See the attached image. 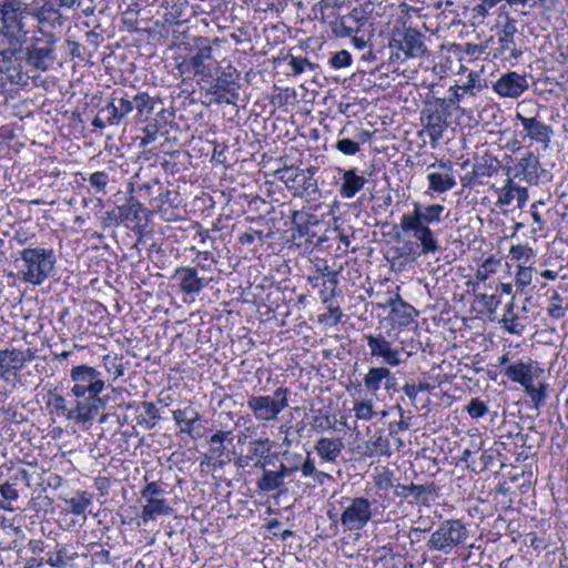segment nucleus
<instances>
[{
	"label": "nucleus",
	"mask_w": 568,
	"mask_h": 568,
	"mask_svg": "<svg viewBox=\"0 0 568 568\" xmlns=\"http://www.w3.org/2000/svg\"><path fill=\"white\" fill-rule=\"evenodd\" d=\"M73 384L70 394L74 396V409L69 414L77 424H88L105 408L109 396L103 392L110 386L105 384L102 372L93 366L81 364L70 369Z\"/></svg>",
	"instance_id": "obj_1"
},
{
	"label": "nucleus",
	"mask_w": 568,
	"mask_h": 568,
	"mask_svg": "<svg viewBox=\"0 0 568 568\" xmlns=\"http://www.w3.org/2000/svg\"><path fill=\"white\" fill-rule=\"evenodd\" d=\"M60 38L48 30L36 28L28 39L22 61L37 71H48L57 60V43Z\"/></svg>",
	"instance_id": "obj_2"
},
{
	"label": "nucleus",
	"mask_w": 568,
	"mask_h": 568,
	"mask_svg": "<svg viewBox=\"0 0 568 568\" xmlns=\"http://www.w3.org/2000/svg\"><path fill=\"white\" fill-rule=\"evenodd\" d=\"M20 256L19 277L32 285H41L52 274L57 262L51 248H24Z\"/></svg>",
	"instance_id": "obj_3"
},
{
	"label": "nucleus",
	"mask_w": 568,
	"mask_h": 568,
	"mask_svg": "<svg viewBox=\"0 0 568 568\" xmlns=\"http://www.w3.org/2000/svg\"><path fill=\"white\" fill-rule=\"evenodd\" d=\"M460 101L457 91L448 100L436 98L433 102L426 104L422 112V122L428 133L432 143H437L443 139L444 131L448 126V118L450 115V105Z\"/></svg>",
	"instance_id": "obj_4"
},
{
	"label": "nucleus",
	"mask_w": 568,
	"mask_h": 568,
	"mask_svg": "<svg viewBox=\"0 0 568 568\" xmlns=\"http://www.w3.org/2000/svg\"><path fill=\"white\" fill-rule=\"evenodd\" d=\"M318 168L308 166L305 170L283 168L275 171V176L292 192L294 196L315 200L320 195L317 180L314 178Z\"/></svg>",
	"instance_id": "obj_5"
},
{
	"label": "nucleus",
	"mask_w": 568,
	"mask_h": 568,
	"mask_svg": "<svg viewBox=\"0 0 568 568\" xmlns=\"http://www.w3.org/2000/svg\"><path fill=\"white\" fill-rule=\"evenodd\" d=\"M288 388L278 387L272 396L252 395L247 399V407L260 422H272L288 406Z\"/></svg>",
	"instance_id": "obj_6"
},
{
	"label": "nucleus",
	"mask_w": 568,
	"mask_h": 568,
	"mask_svg": "<svg viewBox=\"0 0 568 568\" xmlns=\"http://www.w3.org/2000/svg\"><path fill=\"white\" fill-rule=\"evenodd\" d=\"M365 339L369 348L371 356L382 358V362L389 366H398L399 364L405 363L407 358L415 353L414 349L405 351L403 342H400V347L393 346V344L382 334L365 335Z\"/></svg>",
	"instance_id": "obj_7"
},
{
	"label": "nucleus",
	"mask_w": 568,
	"mask_h": 568,
	"mask_svg": "<svg viewBox=\"0 0 568 568\" xmlns=\"http://www.w3.org/2000/svg\"><path fill=\"white\" fill-rule=\"evenodd\" d=\"M214 43L219 44L220 39L215 38ZM194 53L183 60L182 65L191 68L195 77H200L201 83L205 78L212 77L211 61L213 60L212 41L206 37L194 38Z\"/></svg>",
	"instance_id": "obj_8"
},
{
	"label": "nucleus",
	"mask_w": 568,
	"mask_h": 568,
	"mask_svg": "<svg viewBox=\"0 0 568 568\" xmlns=\"http://www.w3.org/2000/svg\"><path fill=\"white\" fill-rule=\"evenodd\" d=\"M27 17L29 9L22 0L0 1V30L28 32L24 22Z\"/></svg>",
	"instance_id": "obj_9"
},
{
	"label": "nucleus",
	"mask_w": 568,
	"mask_h": 568,
	"mask_svg": "<svg viewBox=\"0 0 568 568\" xmlns=\"http://www.w3.org/2000/svg\"><path fill=\"white\" fill-rule=\"evenodd\" d=\"M389 45L400 51L404 60L423 57L427 51L423 41V34L414 28H405L402 31L395 32Z\"/></svg>",
	"instance_id": "obj_10"
},
{
	"label": "nucleus",
	"mask_w": 568,
	"mask_h": 568,
	"mask_svg": "<svg viewBox=\"0 0 568 568\" xmlns=\"http://www.w3.org/2000/svg\"><path fill=\"white\" fill-rule=\"evenodd\" d=\"M28 32L0 30V61L7 65L22 61Z\"/></svg>",
	"instance_id": "obj_11"
},
{
	"label": "nucleus",
	"mask_w": 568,
	"mask_h": 568,
	"mask_svg": "<svg viewBox=\"0 0 568 568\" xmlns=\"http://www.w3.org/2000/svg\"><path fill=\"white\" fill-rule=\"evenodd\" d=\"M33 359L30 349L3 348L0 349V379L8 381L24 367L26 363Z\"/></svg>",
	"instance_id": "obj_12"
},
{
	"label": "nucleus",
	"mask_w": 568,
	"mask_h": 568,
	"mask_svg": "<svg viewBox=\"0 0 568 568\" xmlns=\"http://www.w3.org/2000/svg\"><path fill=\"white\" fill-rule=\"evenodd\" d=\"M414 210L412 213L403 214L400 223L409 224L410 227L429 226L435 222L442 221V214L445 211L442 204L424 205L419 202L413 203Z\"/></svg>",
	"instance_id": "obj_13"
},
{
	"label": "nucleus",
	"mask_w": 568,
	"mask_h": 568,
	"mask_svg": "<svg viewBox=\"0 0 568 568\" xmlns=\"http://www.w3.org/2000/svg\"><path fill=\"white\" fill-rule=\"evenodd\" d=\"M372 510L368 499L356 497L342 514V524L349 530H358L371 519Z\"/></svg>",
	"instance_id": "obj_14"
},
{
	"label": "nucleus",
	"mask_w": 568,
	"mask_h": 568,
	"mask_svg": "<svg viewBox=\"0 0 568 568\" xmlns=\"http://www.w3.org/2000/svg\"><path fill=\"white\" fill-rule=\"evenodd\" d=\"M509 171L514 178L527 182L529 185H537L546 170L540 169L539 158L531 151H527Z\"/></svg>",
	"instance_id": "obj_15"
},
{
	"label": "nucleus",
	"mask_w": 568,
	"mask_h": 568,
	"mask_svg": "<svg viewBox=\"0 0 568 568\" xmlns=\"http://www.w3.org/2000/svg\"><path fill=\"white\" fill-rule=\"evenodd\" d=\"M132 111L130 97L126 93L119 95L118 92H113L110 102L102 108V115L108 119L109 126H119Z\"/></svg>",
	"instance_id": "obj_16"
},
{
	"label": "nucleus",
	"mask_w": 568,
	"mask_h": 568,
	"mask_svg": "<svg viewBox=\"0 0 568 568\" xmlns=\"http://www.w3.org/2000/svg\"><path fill=\"white\" fill-rule=\"evenodd\" d=\"M240 74L236 69L229 67L227 69L216 72V78H205L201 83L215 89V92L229 93L233 98H239L240 93Z\"/></svg>",
	"instance_id": "obj_17"
},
{
	"label": "nucleus",
	"mask_w": 568,
	"mask_h": 568,
	"mask_svg": "<svg viewBox=\"0 0 568 568\" xmlns=\"http://www.w3.org/2000/svg\"><path fill=\"white\" fill-rule=\"evenodd\" d=\"M529 84L525 75L515 71L504 73L493 85L495 92L505 98H518L527 89Z\"/></svg>",
	"instance_id": "obj_18"
},
{
	"label": "nucleus",
	"mask_w": 568,
	"mask_h": 568,
	"mask_svg": "<svg viewBox=\"0 0 568 568\" xmlns=\"http://www.w3.org/2000/svg\"><path fill=\"white\" fill-rule=\"evenodd\" d=\"M395 495L399 498L408 499L409 504H424L427 505L434 497L437 496V487L435 483H429L425 485H402L397 484L395 486Z\"/></svg>",
	"instance_id": "obj_19"
},
{
	"label": "nucleus",
	"mask_w": 568,
	"mask_h": 568,
	"mask_svg": "<svg viewBox=\"0 0 568 568\" xmlns=\"http://www.w3.org/2000/svg\"><path fill=\"white\" fill-rule=\"evenodd\" d=\"M516 118L523 125L525 136L544 144L545 148H548L554 134V130L550 125L538 120L536 116H524L523 114L517 113Z\"/></svg>",
	"instance_id": "obj_20"
},
{
	"label": "nucleus",
	"mask_w": 568,
	"mask_h": 568,
	"mask_svg": "<svg viewBox=\"0 0 568 568\" xmlns=\"http://www.w3.org/2000/svg\"><path fill=\"white\" fill-rule=\"evenodd\" d=\"M377 307L390 308L389 317L398 326H407L414 321L415 308L398 293L394 297H387L385 303H377Z\"/></svg>",
	"instance_id": "obj_21"
},
{
	"label": "nucleus",
	"mask_w": 568,
	"mask_h": 568,
	"mask_svg": "<svg viewBox=\"0 0 568 568\" xmlns=\"http://www.w3.org/2000/svg\"><path fill=\"white\" fill-rule=\"evenodd\" d=\"M173 277L179 282L181 292L187 295L199 294L209 283L206 278L199 276L195 267L191 266L178 267Z\"/></svg>",
	"instance_id": "obj_22"
},
{
	"label": "nucleus",
	"mask_w": 568,
	"mask_h": 568,
	"mask_svg": "<svg viewBox=\"0 0 568 568\" xmlns=\"http://www.w3.org/2000/svg\"><path fill=\"white\" fill-rule=\"evenodd\" d=\"M544 369L538 366L537 362L529 359L528 362H516L505 367L504 373L508 379L526 385L529 381H534Z\"/></svg>",
	"instance_id": "obj_23"
},
{
	"label": "nucleus",
	"mask_w": 568,
	"mask_h": 568,
	"mask_svg": "<svg viewBox=\"0 0 568 568\" xmlns=\"http://www.w3.org/2000/svg\"><path fill=\"white\" fill-rule=\"evenodd\" d=\"M438 166L444 169L446 171L445 174L433 172L427 175L429 189L438 192L444 193L449 190H452L456 185V181L453 176V166L449 161H440L438 163Z\"/></svg>",
	"instance_id": "obj_24"
},
{
	"label": "nucleus",
	"mask_w": 568,
	"mask_h": 568,
	"mask_svg": "<svg viewBox=\"0 0 568 568\" xmlns=\"http://www.w3.org/2000/svg\"><path fill=\"white\" fill-rule=\"evenodd\" d=\"M399 225L404 232H412L413 236L419 241L423 254L435 253L439 250L438 242L429 226L410 227L406 223H399Z\"/></svg>",
	"instance_id": "obj_25"
},
{
	"label": "nucleus",
	"mask_w": 568,
	"mask_h": 568,
	"mask_svg": "<svg viewBox=\"0 0 568 568\" xmlns=\"http://www.w3.org/2000/svg\"><path fill=\"white\" fill-rule=\"evenodd\" d=\"M29 17H32L38 22L37 28L47 30V27H55L62 24V14L59 9L51 4L44 3L43 6L29 10Z\"/></svg>",
	"instance_id": "obj_26"
},
{
	"label": "nucleus",
	"mask_w": 568,
	"mask_h": 568,
	"mask_svg": "<svg viewBox=\"0 0 568 568\" xmlns=\"http://www.w3.org/2000/svg\"><path fill=\"white\" fill-rule=\"evenodd\" d=\"M365 183V178L358 175L355 169L346 170L343 173V183L339 189V194L344 199H352L364 187Z\"/></svg>",
	"instance_id": "obj_27"
},
{
	"label": "nucleus",
	"mask_w": 568,
	"mask_h": 568,
	"mask_svg": "<svg viewBox=\"0 0 568 568\" xmlns=\"http://www.w3.org/2000/svg\"><path fill=\"white\" fill-rule=\"evenodd\" d=\"M468 537L469 535H457L456 538H454L453 535H430L427 544L432 550L449 554L453 547L459 544H466Z\"/></svg>",
	"instance_id": "obj_28"
},
{
	"label": "nucleus",
	"mask_w": 568,
	"mask_h": 568,
	"mask_svg": "<svg viewBox=\"0 0 568 568\" xmlns=\"http://www.w3.org/2000/svg\"><path fill=\"white\" fill-rule=\"evenodd\" d=\"M45 562L55 568L72 567L75 558L79 557L75 549L71 546H63L57 551H47Z\"/></svg>",
	"instance_id": "obj_29"
},
{
	"label": "nucleus",
	"mask_w": 568,
	"mask_h": 568,
	"mask_svg": "<svg viewBox=\"0 0 568 568\" xmlns=\"http://www.w3.org/2000/svg\"><path fill=\"white\" fill-rule=\"evenodd\" d=\"M315 449L322 459L333 463L341 455L343 443L339 438L323 437L317 440Z\"/></svg>",
	"instance_id": "obj_30"
},
{
	"label": "nucleus",
	"mask_w": 568,
	"mask_h": 568,
	"mask_svg": "<svg viewBox=\"0 0 568 568\" xmlns=\"http://www.w3.org/2000/svg\"><path fill=\"white\" fill-rule=\"evenodd\" d=\"M365 456L374 457V456H385L389 457L392 455L390 443L389 439L383 435L382 432H376L374 436H372L365 443Z\"/></svg>",
	"instance_id": "obj_31"
},
{
	"label": "nucleus",
	"mask_w": 568,
	"mask_h": 568,
	"mask_svg": "<svg viewBox=\"0 0 568 568\" xmlns=\"http://www.w3.org/2000/svg\"><path fill=\"white\" fill-rule=\"evenodd\" d=\"M291 220L292 230L301 237L308 236L311 227L318 223L316 215L303 211H294Z\"/></svg>",
	"instance_id": "obj_32"
},
{
	"label": "nucleus",
	"mask_w": 568,
	"mask_h": 568,
	"mask_svg": "<svg viewBox=\"0 0 568 568\" xmlns=\"http://www.w3.org/2000/svg\"><path fill=\"white\" fill-rule=\"evenodd\" d=\"M201 415L193 407L173 410V419L180 426L181 433L192 434L194 424L199 422Z\"/></svg>",
	"instance_id": "obj_33"
},
{
	"label": "nucleus",
	"mask_w": 568,
	"mask_h": 568,
	"mask_svg": "<svg viewBox=\"0 0 568 568\" xmlns=\"http://www.w3.org/2000/svg\"><path fill=\"white\" fill-rule=\"evenodd\" d=\"M285 483L275 470L264 469L262 476L256 480L257 488L263 493L278 490V494L287 493Z\"/></svg>",
	"instance_id": "obj_34"
},
{
	"label": "nucleus",
	"mask_w": 568,
	"mask_h": 568,
	"mask_svg": "<svg viewBox=\"0 0 568 568\" xmlns=\"http://www.w3.org/2000/svg\"><path fill=\"white\" fill-rule=\"evenodd\" d=\"M136 412H139L138 424L143 425L145 429H152L160 419L159 409L152 402H141L136 406Z\"/></svg>",
	"instance_id": "obj_35"
},
{
	"label": "nucleus",
	"mask_w": 568,
	"mask_h": 568,
	"mask_svg": "<svg viewBox=\"0 0 568 568\" xmlns=\"http://www.w3.org/2000/svg\"><path fill=\"white\" fill-rule=\"evenodd\" d=\"M92 494L85 490H77L71 497L64 499L67 509L75 515L84 517L87 508L92 503Z\"/></svg>",
	"instance_id": "obj_36"
},
{
	"label": "nucleus",
	"mask_w": 568,
	"mask_h": 568,
	"mask_svg": "<svg viewBox=\"0 0 568 568\" xmlns=\"http://www.w3.org/2000/svg\"><path fill=\"white\" fill-rule=\"evenodd\" d=\"M130 99L133 105V110H136V120L148 121L150 114L154 110L153 99L145 92L138 93Z\"/></svg>",
	"instance_id": "obj_37"
},
{
	"label": "nucleus",
	"mask_w": 568,
	"mask_h": 568,
	"mask_svg": "<svg viewBox=\"0 0 568 568\" xmlns=\"http://www.w3.org/2000/svg\"><path fill=\"white\" fill-rule=\"evenodd\" d=\"M173 511V508L165 498H156L145 500V505L142 509V518L144 521L153 519L159 515H169Z\"/></svg>",
	"instance_id": "obj_38"
},
{
	"label": "nucleus",
	"mask_w": 568,
	"mask_h": 568,
	"mask_svg": "<svg viewBox=\"0 0 568 568\" xmlns=\"http://www.w3.org/2000/svg\"><path fill=\"white\" fill-rule=\"evenodd\" d=\"M385 377H388L387 367H371L364 376L363 383L369 393L376 394L381 389Z\"/></svg>",
	"instance_id": "obj_39"
},
{
	"label": "nucleus",
	"mask_w": 568,
	"mask_h": 568,
	"mask_svg": "<svg viewBox=\"0 0 568 568\" xmlns=\"http://www.w3.org/2000/svg\"><path fill=\"white\" fill-rule=\"evenodd\" d=\"M142 210V204L134 197H130L124 205L119 206L121 219L135 223L141 221Z\"/></svg>",
	"instance_id": "obj_40"
},
{
	"label": "nucleus",
	"mask_w": 568,
	"mask_h": 568,
	"mask_svg": "<svg viewBox=\"0 0 568 568\" xmlns=\"http://www.w3.org/2000/svg\"><path fill=\"white\" fill-rule=\"evenodd\" d=\"M271 444L268 438L251 440L247 446L246 459L266 458L270 455Z\"/></svg>",
	"instance_id": "obj_41"
},
{
	"label": "nucleus",
	"mask_w": 568,
	"mask_h": 568,
	"mask_svg": "<svg viewBox=\"0 0 568 568\" xmlns=\"http://www.w3.org/2000/svg\"><path fill=\"white\" fill-rule=\"evenodd\" d=\"M517 32V21L513 18L507 17L505 24L503 26L501 34L499 36L500 50L505 52V49H509L510 45L515 44V33Z\"/></svg>",
	"instance_id": "obj_42"
},
{
	"label": "nucleus",
	"mask_w": 568,
	"mask_h": 568,
	"mask_svg": "<svg viewBox=\"0 0 568 568\" xmlns=\"http://www.w3.org/2000/svg\"><path fill=\"white\" fill-rule=\"evenodd\" d=\"M0 508L11 509L12 501H16L19 497L18 490L14 483L6 481L0 484Z\"/></svg>",
	"instance_id": "obj_43"
},
{
	"label": "nucleus",
	"mask_w": 568,
	"mask_h": 568,
	"mask_svg": "<svg viewBox=\"0 0 568 568\" xmlns=\"http://www.w3.org/2000/svg\"><path fill=\"white\" fill-rule=\"evenodd\" d=\"M399 420L389 423V436L396 438L399 430H407L410 427L412 413L404 410L397 405Z\"/></svg>",
	"instance_id": "obj_44"
},
{
	"label": "nucleus",
	"mask_w": 568,
	"mask_h": 568,
	"mask_svg": "<svg viewBox=\"0 0 568 568\" xmlns=\"http://www.w3.org/2000/svg\"><path fill=\"white\" fill-rule=\"evenodd\" d=\"M478 80L479 75L476 72H469L467 75V81L463 85L450 87L449 91L453 92V95L455 94V91H457L460 95V99L464 97V94L475 95L474 89L481 88L480 84H477Z\"/></svg>",
	"instance_id": "obj_45"
},
{
	"label": "nucleus",
	"mask_w": 568,
	"mask_h": 568,
	"mask_svg": "<svg viewBox=\"0 0 568 568\" xmlns=\"http://www.w3.org/2000/svg\"><path fill=\"white\" fill-rule=\"evenodd\" d=\"M145 122H146V124L143 128V131L150 130V132L156 136H159V134L168 133V131L165 130L166 115H165L164 110L156 113L155 118H153L151 120L148 119V121H145Z\"/></svg>",
	"instance_id": "obj_46"
},
{
	"label": "nucleus",
	"mask_w": 568,
	"mask_h": 568,
	"mask_svg": "<svg viewBox=\"0 0 568 568\" xmlns=\"http://www.w3.org/2000/svg\"><path fill=\"white\" fill-rule=\"evenodd\" d=\"M230 435L231 432L227 430H217L215 434H213L209 440L211 445V452L217 456H221L225 450L223 443L230 439Z\"/></svg>",
	"instance_id": "obj_47"
},
{
	"label": "nucleus",
	"mask_w": 568,
	"mask_h": 568,
	"mask_svg": "<svg viewBox=\"0 0 568 568\" xmlns=\"http://www.w3.org/2000/svg\"><path fill=\"white\" fill-rule=\"evenodd\" d=\"M389 550L392 554H389L388 556H384L381 559V564H379L378 568H407L408 567V562L402 555L394 554L393 552L394 550L392 547L389 548Z\"/></svg>",
	"instance_id": "obj_48"
},
{
	"label": "nucleus",
	"mask_w": 568,
	"mask_h": 568,
	"mask_svg": "<svg viewBox=\"0 0 568 568\" xmlns=\"http://www.w3.org/2000/svg\"><path fill=\"white\" fill-rule=\"evenodd\" d=\"M201 84V88L205 90V97H212L211 102L213 101L216 104H235L239 98H233L229 93H220L215 92V89H211V87L206 84Z\"/></svg>",
	"instance_id": "obj_49"
},
{
	"label": "nucleus",
	"mask_w": 568,
	"mask_h": 568,
	"mask_svg": "<svg viewBox=\"0 0 568 568\" xmlns=\"http://www.w3.org/2000/svg\"><path fill=\"white\" fill-rule=\"evenodd\" d=\"M564 298L559 293H555L550 298V306L548 308V315L555 320L565 317L568 306L562 305Z\"/></svg>",
	"instance_id": "obj_50"
},
{
	"label": "nucleus",
	"mask_w": 568,
	"mask_h": 568,
	"mask_svg": "<svg viewBox=\"0 0 568 568\" xmlns=\"http://www.w3.org/2000/svg\"><path fill=\"white\" fill-rule=\"evenodd\" d=\"M270 236V234H264V232L261 230L250 229L239 237V242L243 245H251L255 241H258L260 244L262 245Z\"/></svg>",
	"instance_id": "obj_51"
},
{
	"label": "nucleus",
	"mask_w": 568,
	"mask_h": 568,
	"mask_svg": "<svg viewBox=\"0 0 568 568\" xmlns=\"http://www.w3.org/2000/svg\"><path fill=\"white\" fill-rule=\"evenodd\" d=\"M354 414L356 418L363 419V420H371L375 412L373 409V404L371 400H362L354 404L353 407Z\"/></svg>",
	"instance_id": "obj_52"
},
{
	"label": "nucleus",
	"mask_w": 568,
	"mask_h": 568,
	"mask_svg": "<svg viewBox=\"0 0 568 568\" xmlns=\"http://www.w3.org/2000/svg\"><path fill=\"white\" fill-rule=\"evenodd\" d=\"M352 62H353L352 54L346 50H341V51L334 53L329 58V64L334 69H342V68L349 67L352 64Z\"/></svg>",
	"instance_id": "obj_53"
},
{
	"label": "nucleus",
	"mask_w": 568,
	"mask_h": 568,
	"mask_svg": "<svg viewBox=\"0 0 568 568\" xmlns=\"http://www.w3.org/2000/svg\"><path fill=\"white\" fill-rule=\"evenodd\" d=\"M288 64L294 75L303 73L306 69L314 71L316 68V64L303 57H292Z\"/></svg>",
	"instance_id": "obj_54"
},
{
	"label": "nucleus",
	"mask_w": 568,
	"mask_h": 568,
	"mask_svg": "<svg viewBox=\"0 0 568 568\" xmlns=\"http://www.w3.org/2000/svg\"><path fill=\"white\" fill-rule=\"evenodd\" d=\"M52 405L58 413L64 415L69 420L74 422V418L69 416V414L74 409V400L72 402V406L68 407L65 398L62 395L54 393L52 394Z\"/></svg>",
	"instance_id": "obj_55"
},
{
	"label": "nucleus",
	"mask_w": 568,
	"mask_h": 568,
	"mask_svg": "<svg viewBox=\"0 0 568 568\" xmlns=\"http://www.w3.org/2000/svg\"><path fill=\"white\" fill-rule=\"evenodd\" d=\"M466 410L471 418H480V417H484L485 415H487L488 407L479 398H473V399H470L469 404L467 405Z\"/></svg>",
	"instance_id": "obj_56"
},
{
	"label": "nucleus",
	"mask_w": 568,
	"mask_h": 568,
	"mask_svg": "<svg viewBox=\"0 0 568 568\" xmlns=\"http://www.w3.org/2000/svg\"><path fill=\"white\" fill-rule=\"evenodd\" d=\"M165 490L156 483H148L146 486L141 490V497L144 500L164 498Z\"/></svg>",
	"instance_id": "obj_57"
},
{
	"label": "nucleus",
	"mask_w": 568,
	"mask_h": 568,
	"mask_svg": "<svg viewBox=\"0 0 568 568\" xmlns=\"http://www.w3.org/2000/svg\"><path fill=\"white\" fill-rule=\"evenodd\" d=\"M346 22H347V20H344L343 18L332 22L331 23L332 32L336 37H341V38L349 37L353 32H357V28H355L354 26H347Z\"/></svg>",
	"instance_id": "obj_58"
},
{
	"label": "nucleus",
	"mask_w": 568,
	"mask_h": 568,
	"mask_svg": "<svg viewBox=\"0 0 568 568\" xmlns=\"http://www.w3.org/2000/svg\"><path fill=\"white\" fill-rule=\"evenodd\" d=\"M89 182L97 192L105 194V186L109 182V176L104 171H97L90 175Z\"/></svg>",
	"instance_id": "obj_59"
},
{
	"label": "nucleus",
	"mask_w": 568,
	"mask_h": 568,
	"mask_svg": "<svg viewBox=\"0 0 568 568\" xmlns=\"http://www.w3.org/2000/svg\"><path fill=\"white\" fill-rule=\"evenodd\" d=\"M347 20V26H354L357 31L365 24L366 18L364 11L359 8H354L348 14L342 17Z\"/></svg>",
	"instance_id": "obj_60"
},
{
	"label": "nucleus",
	"mask_w": 568,
	"mask_h": 568,
	"mask_svg": "<svg viewBox=\"0 0 568 568\" xmlns=\"http://www.w3.org/2000/svg\"><path fill=\"white\" fill-rule=\"evenodd\" d=\"M501 323L505 329L510 334L521 335L525 329V326L518 322V317L516 315H513L510 317L504 315Z\"/></svg>",
	"instance_id": "obj_61"
},
{
	"label": "nucleus",
	"mask_w": 568,
	"mask_h": 568,
	"mask_svg": "<svg viewBox=\"0 0 568 568\" xmlns=\"http://www.w3.org/2000/svg\"><path fill=\"white\" fill-rule=\"evenodd\" d=\"M336 149L345 155H354L359 151V144L351 139H341L336 142Z\"/></svg>",
	"instance_id": "obj_62"
},
{
	"label": "nucleus",
	"mask_w": 568,
	"mask_h": 568,
	"mask_svg": "<svg viewBox=\"0 0 568 568\" xmlns=\"http://www.w3.org/2000/svg\"><path fill=\"white\" fill-rule=\"evenodd\" d=\"M531 283V267L519 266L516 274V285L521 290Z\"/></svg>",
	"instance_id": "obj_63"
},
{
	"label": "nucleus",
	"mask_w": 568,
	"mask_h": 568,
	"mask_svg": "<svg viewBox=\"0 0 568 568\" xmlns=\"http://www.w3.org/2000/svg\"><path fill=\"white\" fill-rule=\"evenodd\" d=\"M311 426L316 430H326L331 427L329 417L318 412L312 419Z\"/></svg>",
	"instance_id": "obj_64"
}]
</instances>
